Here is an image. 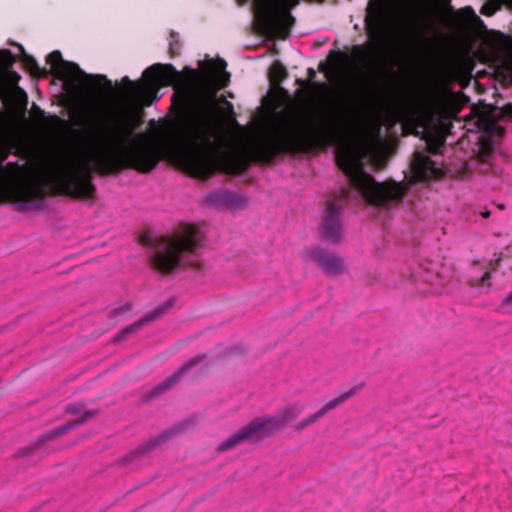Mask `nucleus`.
<instances>
[{
    "mask_svg": "<svg viewBox=\"0 0 512 512\" xmlns=\"http://www.w3.org/2000/svg\"><path fill=\"white\" fill-rule=\"evenodd\" d=\"M481 13L484 15H492L494 13V10L492 8L482 7Z\"/></svg>",
    "mask_w": 512,
    "mask_h": 512,
    "instance_id": "obj_28",
    "label": "nucleus"
},
{
    "mask_svg": "<svg viewBox=\"0 0 512 512\" xmlns=\"http://www.w3.org/2000/svg\"><path fill=\"white\" fill-rule=\"evenodd\" d=\"M299 98L305 104L315 106L318 104L322 97L323 86L321 84L314 83L312 87H300L297 90Z\"/></svg>",
    "mask_w": 512,
    "mask_h": 512,
    "instance_id": "obj_20",
    "label": "nucleus"
},
{
    "mask_svg": "<svg viewBox=\"0 0 512 512\" xmlns=\"http://www.w3.org/2000/svg\"><path fill=\"white\" fill-rule=\"evenodd\" d=\"M468 132H473V128H468Z\"/></svg>",
    "mask_w": 512,
    "mask_h": 512,
    "instance_id": "obj_34",
    "label": "nucleus"
},
{
    "mask_svg": "<svg viewBox=\"0 0 512 512\" xmlns=\"http://www.w3.org/2000/svg\"><path fill=\"white\" fill-rule=\"evenodd\" d=\"M165 310H166L165 307L160 306V307L156 308L153 312L148 313L139 322L123 329V331L121 332V334L119 336V339H122L124 337V335H126L128 333L136 331L142 324L155 320L160 315H162Z\"/></svg>",
    "mask_w": 512,
    "mask_h": 512,
    "instance_id": "obj_21",
    "label": "nucleus"
},
{
    "mask_svg": "<svg viewBox=\"0 0 512 512\" xmlns=\"http://www.w3.org/2000/svg\"><path fill=\"white\" fill-rule=\"evenodd\" d=\"M300 130L293 125H282L261 135L260 149L267 156L294 151L299 142Z\"/></svg>",
    "mask_w": 512,
    "mask_h": 512,
    "instance_id": "obj_12",
    "label": "nucleus"
},
{
    "mask_svg": "<svg viewBox=\"0 0 512 512\" xmlns=\"http://www.w3.org/2000/svg\"><path fill=\"white\" fill-rule=\"evenodd\" d=\"M12 74H13V77H14L16 80L20 78L19 74H17L16 72H13Z\"/></svg>",
    "mask_w": 512,
    "mask_h": 512,
    "instance_id": "obj_31",
    "label": "nucleus"
},
{
    "mask_svg": "<svg viewBox=\"0 0 512 512\" xmlns=\"http://www.w3.org/2000/svg\"><path fill=\"white\" fill-rule=\"evenodd\" d=\"M385 152L381 139L372 135H352L341 138L336 148V163L348 179L341 197L328 202L320 232L324 240L339 242L343 238L341 210L344 201L367 202L375 207L390 208L404 195V188L394 181L377 182L364 170L363 161L378 165Z\"/></svg>",
    "mask_w": 512,
    "mask_h": 512,
    "instance_id": "obj_1",
    "label": "nucleus"
},
{
    "mask_svg": "<svg viewBox=\"0 0 512 512\" xmlns=\"http://www.w3.org/2000/svg\"><path fill=\"white\" fill-rule=\"evenodd\" d=\"M201 239L196 227L185 225L177 234L157 240L152 252L154 267L162 273H169L182 265L196 266Z\"/></svg>",
    "mask_w": 512,
    "mask_h": 512,
    "instance_id": "obj_7",
    "label": "nucleus"
},
{
    "mask_svg": "<svg viewBox=\"0 0 512 512\" xmlns=\"http://www.w3.org/2000/svg\"><path fill=\"white\" fill-rule=\"evenodd\" d=\"M365 26L379 49L407 45L414 37L411 21L391 7L387 0H371L367 6Z\"/></svg>",
    "mask_w": 512,
    "mask_h": 512,
    "instance_id": "obj_5",
    "label": "nucleus"
},
{
    "mask_svg": "<svg viewBox=\"0 0 512 512\" xmlns=\"http://www.w3.org/2000/svg\"><path fill=\"white\" fill-rule=\"evenodd\" d=\"M410 279L416 284L418 292L421 294L432 293L437 290L435 282L438 275L433 271H427L423 267H419L417 272L411 274Z\"/></svg>",
    "mask_w": 512,
    "mask_h": 512,
    "instance_id": "obj_17",
    "label": "nucleus"
},
{
    "mask_svg": "<svg viewBox=\"0 0 512 512\" xmlns=\"http://www.w3.org/2000/svg\"><path fill=\"white\" fill-rule=\"evenodd\" d=\"M417 181H427L442 176V169L425 153L416 152L411 163Z\"/></svg>",
    "mask_w": 512,
    "mask_h": 512,
    "instance_id": "obj_14",
    "label": "nucleus"
},
{
    "mask_svg": "<svg viewBox=\"0 0 512 512\" xmlns=\"http://www.w3.org/2000/svg\"><path fill=\"white\" fill-rule=\"evenodd\" d=\"M204 360V357L201 358H195L190 360L188 363L183 365L177 372H175L172 376H170L168 379H166L163 383H161L159 386H157L154 390V394H160L161 392L165 391L167 388H169L173 383L177 382L178 379L187 371L192 369L193 367L197 366Z\"/></svg>",
    "mask_w": 512,
    "mask_h": 512,
    "instance_id": "obj_19",
    "label": "nucleus"
},
{
    "mask_svg": "<svg viewBox=\"0 0 512 512\" xmlns=\"http://www.w3.org/2000/svg\"><path fill=\"white\" fill-rule=\"evenodd\" d=\"M156 163V152L136 147L125 130L95 125L82 134L64 160L62 178L73 196L90 198L94 193L93 172L107 173L123 164L148 172Z\"/></svg>",
    "mask_w": 512,
    "mask_h": 512,
    "instance_id": "obj_2",
    "label": "nucleus"
},
{
    "mask_svg": "<svg viewBox=\"0 0 512 512\" xmlns=\"http://www.w3.org/2000/svg\"><path fill=\"white\" fill-rule=\"evenodd\" d=\"M15 56L9 50H0V69L3 72H9L15 63Z\"/></svg>",
    "mask_w": 512,
    "mask_h": 512,
    "instance_id": "obj_23",
    "label": "nucleus"
},
{
    "mask_svg": "<svg viewBox=\"0 0 512 512\" xmlns=\"http://www.w3.org/2000/svg\"><path fill=\"white\" fill-rule=\"evenodd\" d=\"M229 78H230V75L229 73L223 71L220 75H219V86L220 87H224L227 85L228 81H229Z\"/></svg>",
    "mask_w": 512,
    "mask_h": 512,
    "instance_id": "obj_26",
    "label": "nucleus"
},
{
    "mask_svg": "<svg viewBox=\"0 0 512 512\" xmlns=\"http://www.w3.org/2000/svg\"><path fill=\"white\" fill-rule=\"evenodd\" d=\"M500 310L505 313L512 312V292L503 299Z\"/></svg>",
    "mask_w": 512,
    "mask_h": 512,
    "instance_id": "obj_25",
    "label": "nucleus"
},
{
    "mask_svg": "<svg viewBox=\"0 0 512 512\" xmlns=\"http://www.w3.org/2000/svg\"><path fill=\"white\" fill-rule=\"evenodd\" d=\"M303 408L298 404H293L284 408L278 414L272 417L256 419L250 424L234 433L227 440L221 442L218 446L220 451H228L238 444L251 439L263 438L282 429L289 421L299 416Z\"/></svg>",
    "mask_w": 512,
    "mask_h": 512,
    "instance_id": "obj_9",
    "label": "nucleus"
},
{
    "mask_svg": "<svg viewBox=\"0 0 512 512\" xmlns=\"http://www.w3.org/2000/svg\"><path fill=\"white\" fill-rule=\"evenodd\" d=\"M362 387H363L362 384L355 385L352 388H350L349 390H347V391L343 392L342 394H340L339 396H337L336 398L328 401L318 411H316L315 413L311 414L310 416H308V417L304 418L303 420H301L300 422H298L295 425V429L298 431H301V430L305 429L307 426L313 424L314 422L319 420L321 417H323L326 413L335 409L337 406H339L340 404L344 403L349 398H351L352 396L357 394L362 389Z\"/></svg>",
    "mask_w": 512,
    "mask_h": 512,
    "instance_id": "obj_13",
    "label": "nucleus"
},
{
    "mask_svg": "<svg viewBox=\"0 0 512 512\" xmlns=\"http://www.w3.org/2000/svg\"><path fill=\"white\" fill-rule=\"evenodd\" d=\"M225 67H226V62L223 59H219L217 68L221 71V70H224Z\"/></svg>",
    "mask_w": 512,
    "mask_h": 512,
    "instance_id": "obj_29",
    "label": "nucleus"
},
{
    "mask_svg": "<svg viewBox=\"0 0 512 512\" xmlns=\"http://www.w3.org/2000/svg\"><path fill=\"white\" fill-rule=\"evenodd\" d=\"M426 145L431 149L432 144L430 141L426 140Z\"/></svg>",
    "mask_w": 512,
    "mask_h": 512,
    "instance_id": "obj_32",
    "label": "nucleus"
},
{
    "mask_svg": "<svg viewBox=\"0 0 512 512\" xmlns=\"http://www.w3.org/2000/svg\"><path fill=\"white\" fill-rule=\"evenodd\" d=\"M307 256L315 261L323 271L330 275H336L343 270L340 258L320 248L315 247L307 250Z\"/></svg>",
    "mask_w": 512,
    "mask_h": 512,
    "instance_id": "obj_15",
    "label": "nucleus"
},
{
    "mask_svg": "<svg viewBox=\"0 0 512 512\" xmlns=\"http://www.w3.org/2000/svg\"><path fill=\"white\" fill-rule=\"evenodd\" d=\"M236 195L227 191H215L205 196V203L216 207H231L236 203Z\"/></svg>",
    "mask_w": 512,
    "mask_h": 512,
    "instance_id": "obj_18",
    "label": "nucleus"
},
{
    "mask_svg": "<svg viewBox=\"0 0 512 512\" xmlns=\"http://www.w3.org/2000/svg\"><path fill=\"white\" fill-rule=\"evenodd\" d=\"M247 0H243L246 2ZM299 0H254L253 10L265 28L271 32L282 33L290 19L288 8Z\"/></svg>",
    "mask_w": 512,
    "mask_h": 512,
    "instance_id": "obj_11",
    "label": "nucleus"
},
{
    "mask_svg": "<svg viewBox=\"0 0 512 512\" xmlns=\"http://www.w3.org/2000/svg\"><path fill=\"white\" fill-rule=\"evenodd\" d=\"M502 111L493 109L489 114L477 116L473 122L476 129V143L478 145L477 158L475 161L482 165L490 162L491 153L503 134V127L500 124Z\"/></svg>",
    "mask_w": 512,
    "mask_h": 512,
    "instance_id": "obj_10",
    "label": "nucleus"
},
{
    "mask_svg": "<svg viewBox=\"0 0 512 512\" xmlns=\"http://www.w3.org/2000/svg\"><path fill=\"white\" fill-rule=\"evenodd\" d=\"M19 49L22 53V62L25 68L35 76L40 75L41 69L39 68L35 59L27 55L22 46H19Z\"/></svg>",
    "mask_w": 512,
    "mask_h": 512,
    "instance_id": "obj_22",
    "label": "nucleus"
},
{
    "mask_svg": "<svg viewBox=\"0 0 512 512\" xmlns=\"http://www.w3.org/2000/svg\"><path fill=\"white\" fill-rule=\"evenodd\" d=\"M309 74H311V76H314V75H315L314 70H312V69H311V70L309 71Z\"/></svg>",
    "mask_w": 512,
    "mask_h": 512,
    "instance_id": "obj_33",
    "label": "nucleus"
},
{
    "mask_svg": "<svg viewBox=\"0 0 512 512\" xmlns=\"http://www.w3.org/2000/svg\"><path fill=\"white\" fill-rule=\"evenodd\" d=\"M488 281H489V274L484 273L482 275V277L480 278L481 285L483 286L485 283H487V286H489L490 284L488 283Z\"/></svg>",
    "mask_w": 512,
    "mask_h": 512,
    "instance_id": "obj_27",
    "label": "nucleus"
},
{
    "mask_svg": "<svg viewBox=\"0 0 512 512\" xmlns=\"http://www.w3.org/2000/svg\"><path fill=\"white\" fill-rule=\"evenodd\" d=\"M66 411L68 413L74 414V415H81L80 419H76L73 421H70L58 428H55L51 432H49L47 435H45L44 439H52L58 436H61L65 434L67 431L71 430L72 428L79 426L82 424L87 418L91 417L93 413L91 411H84L82 404H73L69 405L66 408Z\"/></svg>",
    "mask_w": 512,
    "mask_h": 512,
    "instance_id": "obj_16",
    "label": "nucleus"
},
{
    "mask_svg": "<svg viewBox=\"0 0 512 512\" xmlns=\"http://www.w3.org/2000/svg\"><path fill=\"white\" fill-rule=\"evenodd\" d=\"M489 214H490V212H489V211H485V212H483V213H482V216H483L484 218H487V217L489 216Z\"/></svg>",
    "mask_w": 512,
    "mask_h": 512,
    "instance_id": "obj_30",
    "label": "nucleus"
},
{
    "mask_svg": "<svg viewBox=\"0 0 512 512\" xmlns=\"http://www.w3.org/2000/svg\"><path fill=\"white\" fill-rule=\"evenodd\" d=\"M166 439V434H163L159 437H157L156 439H153V440H150L148 441L147 443L141 445L138 449H137V453L138 454H144L146 452H149L150 450H152L153 448H155L162 440Z\"/></svg>",
    "mask_w": 512,
    "mask_h": 512,
    "instance_id": "obj_24",
    "label": "nucleus"
},
{
    "mask_svg": "<svg viewBox=\"0 0 512 512\" xmlns=\"http://www.w3.org/2000/svg\"><path fill=\"white\" fill-rule=\"evenodd\" d=\"M171 141L184 170L191 176L207 178L222 168L218 158L219 126L213 106L193 109L177 126Z\"/></svg>",
    "mask_w": 512,
    "mask_h": 512,
    "instance_id": "obj_3",
    "label": "nucleus"
},
{
    "mask_svg": "<svg viewBox=\"0 0 512 512\" xmlns=\"http://www.w3.org/2000/svg\"><path fill=\"white\" fill-rule=\"evenodd\" d=\"M54 77L64 82L65 89L92 104H99L114 95L111 80L104 75H89L75 63L63 60L59 51L47 56Z\"/></svg>",
    "mask_w": 512,
    "mask_h": 512,
    "instance_id": "obj_6",
    "label": "nucleus"
},
{
    "mask_svg": "<svg viewBox=\"0 0 512 512\" xmlns=\"http://www.w3.org/2000/svg\"><path fill=\"white\" fill-rule=\"evenodd\" d=\"M3 161L0 158V202L9 200L20 211L42 207L44 191L41 184L31 177L25 166L17 163L4 166Z\"/></svg>",
    "mask_w": 512,
    "mask_h": 512,
    "instance_id": "obj_8",
    "label": "nucleus"
},
{
    "mask_svg": "<svg viewBox=\"0 0 512 512\" xmlns=\"http://www.w3.org/2000/svg\"><path fill=\"white\" fill-rule=\"evenodd\" d=\"M186 70L188 75L183 76L172 65L154 64L144 71L145 82H133L128 76H124L123 100L129 108L137 109L149 105L150 97L160 86L173 85L174 96L180 93L186 101L193 96L197 82L196 71L191 68Z\"/></svg>",
    "mask_w": 512,
    "mask_h": 512,
    "instance_id": "obj_4",
    "label": "nucleus"
}]
</instances>
